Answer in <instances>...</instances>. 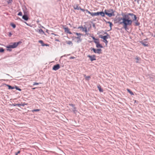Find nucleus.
I'll return each mask as SVG.
<instances>
[{
  "label": "nucleus",
  "instance_id": "nucleus-1",
  "mask_svg": "<svg viewBox=\"0 0 155 155\" xmlns=\"http://www.w3.org/2000/svg\"><path fill=\"white\" fill-rule=\"evenodd\" d=\"M137 18L136 15L132 13H127L125 18H124L123 21L121 23H123V28L125 31H127L129 29L128 27L132 25V22L134 20H136Z\"/></svg>",
  "mask_w": 155,
  "mask_h": 155
},
{
  "label": "nucleus",
  "instance_id": "nucleus-2",
  "mask_svg": "<svg viewBox=\"0 0 155 155\" xmlns=\"http://www.w3.org/2000/svg\"><path fill=\"white\" fill-rule=\"evenodd\" d=\"M104 12L105 15L109 17L115 15L114 12L115 11H114L112 9L110 8L109 9L105 10Z\"/></svg>",
  "mask_w": 155,
  "mask_h": 155
},
{
  "label": "nucleus",
  "instance_id": "nucleus-3",
  "mask_svg": "<svg viewBox=\"0 0 155 155\" xmlns=\"http://www.w3.org/2000/svg\"><path fill=\"white\" fill-rule=\"evenodd\" d=\"M21 43L22 42L21 41L13 43H12V45L7 46V48L8 49L14 48L17 47L18 45Z\"/></svg>",
  "mask_w": 155,
  "mask_h": 155
},
{
  "label": "nucleus",
  "instance_id": "nucleus-4",
  "mask_svg": "<svg viewBox=\"0 0 155 155\" xmlns=\"http://www.w3.org/2000/svg\"><path fill=\"white\" fill-rule=\"evenodd\" d=\"M121 15L123 16V18L119 17L117 18V22L119 24H122L123 23H121L122 22V20L123 21L124 18H125L127 15V14H125L124 13L122 12L121 14Z\"/></svg>",
  "mask_w": 155,
  "mask_h": 155
},
{
  "label": "nucleus",
  "instance_id": "nucleus-5",
  "mask_svg": "<svg viewBox=\"0 0 155 155\" xmlns=\"http://www.w3.org/2000/svg\"><path fill=\"white\" fill-rule=\"evenodd\" d=\"M91 51H93L95 53H97L98 54H100L102 53V50L101 49H96L94 48H90Z\"/></svg>",
  "mask_w": 155,
  "mask_h": 155
},
{
  "label": "nucleus",
  "instance_id": "nucleus-6",
  "mask_svg": "<svg viewBox=\"0 0 155 155\" xmlns=\"http://www.w3.org/2000/svg\"><path fill=\"white\" fill-rule=\"evenodd\" d=\"M99 37L103 39V42H104L107 45L108 42V41L107 40V38L106 36H104L102 35H99Z\"/></svg>",
  "mask_w": 155,
  "mask_h": 155
},
{
  "label": "nucleus",
  "instance_id": "nucleus-7",
  "mask_svg": "<svg viewBox=\"0 0 155 155\" xmlns=\"http://www.w3.org/2000/svg\"><path fill=\"white\" fill-rule=\"evenodd\" d=\"M87 57L90 58V60L91 61L96 60V59L95 58L96 57L95 55H87Z\"/></svg>",
  "mask_w": 155,
  "mask_h": 155
},
{
  "label": "nucleus",
  "instance_id": "nucleus-8",
  "mask_svg": "<svg viewBox=\"0 0 155 155\" xmlns=\"http://www.w3.org/2000/svg\"><path fill=\"white\" fill-rule=\"evenodd\" d=\"M60 66L59 64H58L53 66L52 69L54 71H57L60 68Z\"/></svg>",
  "mask_w": 155,
  "mask_h": 155
},
{
  "label": "nucleus",
  "instance_id": "nucleus-9",
  "mask_svg": "<svg viewBox=\"0 0 155 155\" xmlns=\"http://www.w3.org/2000/svg\"><path fill=\"white\" fill-rule=\"evenodd\" d=\"M74 39H77L76 42L77 43H79L81 42L82 41V39L81 38V36L75 37L74 38Z\"/></svg>",
  "mask_w": 155,
  "mask_h": 155
},
{
  "label": "nucleus",
  "instance_id": "nucleus-10",
  "mask_svg": "<svg viewBox=\"0 0 155 155\" xmlns=\"http://www.w3.org/2000/svg\"><path fill=\"white\" fill-rule=\"evenodd\" d=\"M64 28V30L65 32H66L68 33H69L70 34H72L71 32V31H69V29L68 27Z\"/></svg>",
  "mask_w": 155,
  "mask_h": 155
},
{
  "label": "nucleus",
  "instance_id": "nucleus-11",
  "mask_svg": "<svg viewBox=\"0 0 155 155\" xmlns=\"http://www.w3.org/2000/svg\"><path fill=\"white\" fill-rule=\"evenodd\" d=\"M22 18L26 21H27L29 19V18L27 15L25 14L22 16Z\"/></svg>",
  "mask_w": 155,
  "mask_h": 155
},
{
  "label": "nucleus",
  "instance_id": "nucleus-12",
  "mask_svg": "<svg viewBox=\"0 0 155 155\" xmlns=\"http://www.w3.org/2000/svg\"><path fill=\"white\" fill-rule=\"evenodd\" d=\"M140 43L144 46L147 47L148 46L147 42L146 41H142L140 42Z\"/></svg>",
  "mask_w": 155,
  "mask_h": 155
},
{
  "label": "nucleus",
  "instance_id": "nucleus-13",
  "mask_svg": "<svg viewBox=\"0 0 155 155\" xmlns=\"http://www.w3.org/2000/svg\"><path fill=\"white\" fill-rule=\"evenodd\" d=\"M75 10H79L80 9V7H79V5L78 4L76 5H74L73 6Z\"/></svg>",
  "mask_w": 155,
  "mask_h": 155
},
{
  "label": "nucleus",
  "instance_id": "nucleus-14",
  "mask_svg": "<svg viewBox=\"0 0 155 155\" xmlns=\"http://www.w3.org/2000/svg\"><path fill=\"white\" fill-rule=\"evenodd\" d=\"M134 21H135L134 26H138L140 25V23L138 21V20H137V19L136 20H134Z\"/></svg>",
  "mask_w": 155,
  "mask_h": 155
},
{
  "label": "nucleus",
  "instance_id": "nucleus-15",
  "mask_svg": "<svg viewBox=\"0 0 155 155\" xmlns=\"http://www.w3.org/2000/svg\"><path fill=\"white\" fill-rule=\"evenodd\" d=\"M96 47L97 48H103V47L100 44L99 42L98 43V44H96Z\"/></svg>",
  "mask_w": 155,
  "mask_h": 155
},
{
  "label": "nucleus",
  "instance_id": "nucleus-16",
  "mask_svg": "<svg viewBox=\"0 0 155 155\" xmlns=\"http://www.w3.org/2000/svg\"><path fill=\"white\" fill-rule=\"evenodd\" d=\"M105 12H99V15H100L102 17L105 16Z\"/></svg>",
  "mask_w": 155,
  "mask_h": 155
},
{
  "label": "nucleus",
  "instance_id": "nucleus-17",
  "mask_svg": "<svg viewBox=\"0 0 155 155\" xmlns=\"http://www.w3.org/2000/svg\"><path fill=\"white\" fill-rule=\"evenodd\" d=\"M97 87L100 92H103V90L101 88V86L100 85H98Z\"/></svg>",
  "mask_w": 155,
  "mask_h": 155
},
{
  "label": "nucleus",
  "instance_id": "nucleus-18",
  "mask_svg": "<svg viewBox=\"0 0 155 155\" xmlns=\"http://www.w3.org/2000/svg\"><path fill=\"white\" fill-rule=\"evenodd\" d=\"M5 85L8 87V88L9 89H13L15 88V87H12L8 84H5Z\"/></svg>",
  "mask_w": 155,
  "mask_h": 155
},
{
  "label": "nucleus",
  "instance_id": "nucleus-19",
  "mask_svg": "<svg viewBox=\"0 0 155 155\" xmlns=\"http://www.w3.org/2000/svg\"><path fill=\"white\" fill-rule=\"evenodd\" d=\"M38 32L39 33H40L42 35L43 34H45L44 32L43 31V30L42 29H39Z\"/></svg>",
  "mask_w": 155,
  "mask_h": 155
},
{
  "label": "nucleus",
  "instance_id": "nucleus-20",
  "mask_svg": "<svg viewBox=\"0 0 155 155\" xmlns=\"http://www.w3.org/2000/svg\"><path fill=\"white\" fill-rule=\"evenodd\" d=\"M127 91L131 95H134L133 93L129 89H127Z\"/></svg>",
  "mask_w": 155,
  "mask_h": 155
},
{
  "label": "nucleus",
  "instance_id": "nucleus-21",
  "mask_svg": "<svg viewBox=\"0 0 155 155\" xmlns=\"http://www.w3.org/2000/svg\"><path fill=\"white\" fill-rule=\"evenodd\" d=\"M107 23L109 24V26L110 28V29L111 30V27H112V26H113V24H112V23L110 21H109L107 22Z\"/></svg>",
  "mask_w": 155,
  "mask_h": 155
},
{
  "label": "nucleus",
  "instance_id": "nucleus-22",
  "mask_svg": "<svg viewBox=\"0 0 155 155\" xmlns=\"http://www.w3.org/2000/svg\"><path fill=\"white\" fill-rule=\"evenodd\" d=\"M66 43L68 45H71L72 46L73 45V43L71 41H66Z\"/></svg>",
  "mask_w": 155,
  "mask_h": 155
},
{
  "label": "nucleus",
  "instance_id": "nucleus-23",
  "mask_svg": "<svg viewBox=\"0 0 155 155\" xmlns=\"http://www.w3.org/2000/svg\"><path fill=\"white\" fill-rule=\"evenodd\" d=\"M135 58L137 60V61H136V63H139V61L140 60V58L139 57H137L136 58Z\"/></svg>",
  "mask_w": 155,
  "mask_h": 155
},
{
  "label": "nucleus",
  "instance_id": "nucleus-24",
  "mask_svg": "<svg viewBox=\"0 0 155 155\" xmlns=\"http://www.w3.org/2000/svg\"><path fill=\"white\" fill-rule=\"evenodd\" d=\"M12 105L14 106H18V107H20V106H21V104H16L15 103H14L12 104Z\"/></svg>",
  "mask_w": 155,
  "mask_h": 155
},
{
  "label": "nucleus",
  "instance_id": "nucleus-25",
  "mask_svg": "<svg viewBox=\"0 0 155 155\" xmlns=\"http://www.w3.org/2000/svg\"><path fill=\"white\" fill-rule=\"evenodd\" d=\"M94 42L96 44H98V43L99 42V39H96L94 41Z\"/></svg>",
  "mask_w": 155,
  "mask_h": 155
},
{
  "label": "nucleus",
  "instance_id": "nucleus-26",
  "mask_svg": "<svg viewBox=\"0 0 155 155\" xmlns=\"http://www.w3.org/2000/svg\"><path fill=\"white\" fill-rule=\"evenodd\" d=\"M86 28V27L84 28L82 26L79 27L78 28H81L82 29V31H84V30Z\"/></svg>",
  "mask_w": 155,
  "mask_h": 155
},
{
  "label": "nucleus",
  "instance_id": "nucleus-27",
  "mask_svg": "<svg viewBox=\"0 0 155 155\" xmlns=\"http://www.w3.org/2000/svg\"><path fill=\"white\" fill-rule=\"evenodd\" d=\"M10 25L14 28H15L16 27V25L13 23H11Z\"/></svg>",
  "mask_w": 155,
  "mask_h": 155
},
{
  "label": "nucleus",
  "instance_id": "nucleus-28",
  "mask_svg": "<svg viewBox=\"0 0 155 155\" xmlns=\"http://www.w3.org/2000/svg\"><path fill=\"white\" fill-rule=\"evenodd\" d=\"M84 76L85 77V78L87 80H89L90 78V76H86L85 75H84Z\"/></svg>",
  "mask_w": 155,
  "mask_h": 155
},
{
  "label": "nucleus",
  "instance_id": "nucleus-29",
  "mask_svg": "<svg viewBox=\"0 0 155 155\" xmlns=\"http://www.w3.org/2000/svg\"><path fill=\"white\" fill-rule=\"evenodd\" d=\"M7 3H8V4H11L12 2V0H6Z\"/></svg>",
  "mask_w": 155,
  "mask_h": 155
},
{
  "label": "nucleus",
  "instance_id": "nucleus-30",
  "mask_svg": "<svg viewBox=\"0 0 155 155\" xmlns=\"http://www.w3.org/2000/svg\"><path fill=\"white\" fill-rule=\"evenodd\" d=\"M105 34H106V35H104V36H106L107 38V39L110 38V35H109L107 32H105Z\"/></svg>",
  "mask_w": 155,
  "mask_h": 155
},
{
  "label": "nucleus",
  "instance_id": "nucleus-31",
  "mask_svg": "<svg viewBox=\"0 0 155 155\" xmlns=\"http://www.w3.org/2000/svg\"><path fill=\"white\" fill-rule=\"evenodd\" d=\"M15 88L16 90H18L19 91H21V89L19 88L17 86H15Z\"/></svg>",
  "mask_w": 155,
  "mask_h": 155
},
{
  "label": "nucleus",
  "instance_id": "nucleus-32",
  "mask_svg": "<svg viewBox=\"0 0 155 155\" xmlns=\"http://www.w3.org/2000/svg\"><path fill=\"white\" fill-rule=\"evenodd\" d=\"M4 51V49L1 47H0V52H3Z\"/></svg>",
  "mask_w": 155,
  "mask_h": 155
},
{
  "label": "nucleus",
  "instance_id": "nucleus-33",
  "mask_svg": "<svg viewBox=\"0 0 155 155\" xmlns=\"http://www.w3.org/2000/svg\"><path fill=\"white\" fill-rule=\"evenodd\" d=\"M73 111L74 113H75L77 110H76V108L75 107H73Z\"/></svg>",
  "mask_w": 155,
  "mask_h": 155
},
{
  "label": "nucleus",
  "instance_id": "nucleus-34",
  "mask_svg": "<svg viewBox=\"0 0 155 155\" xmlns=\"http://www.w3.org/2000/svg\"><path fill=\"white\" fill-rule=\"evenodd\" d=\"M38 42L41 44V45L42 46V44H45L44 43L43 41L42 40H41L39 41Z\"/></svg>",
  "mask_w": 155,
  "mask_h": 155
},
{
  "label": "nucleus",
  "instance_id": "nucleus-35",
  "mask_svg": "<svg viewBox=\"0 0 155 155\" xmlns=\"http://www.w3.org/2000/svg\"><path fill=\"white\" fill-rule=\"evenodd\" d=\"M40 110V109H34L33 110H32V111L33 112L34 111H39Z\"/></svg>",
  "mask_w": 155,
  "mask_h": 155
},
{
  "label": "nucleus",
  "instance_id": "nucleus-36",
  "mask_svg": "<svg viewBox=\"0 0 155 155\" xmlns=\"http://www.w3.org/2000/svg\"><path fill=\"white\" fill-rule=\"evenodd\" d=\"M94 16L99 15V12L94 13Z\"/></svg>",
  "mask_w": 155,
  "mask_h": 155
},
{
  "label": "nucleus",
  "instance_id": "nucleus-37",
  "mask_svg": "<svg viewBox=\"0 0 155 155\" xmlns=\"http://www.w3.org/2000/svg\"><path fill=\"white\" fill-rule=\"evenodd\" d=\"M22 12H20L18 13V15L19 16H22Z\"/></svg>",
  "mask_w": 155,
  "mask_h": 155
},
{
  "label": "nucleus",
  "instance_id": "nucleus-38",
  "mask_svg": "<svg viewBox=\"0 0 155 155\" xmlns=\"http://www.w3.org/2000/svg\"><path fill=\"white\" fill-rule=\"evenodd\" d=\"M39 84H41V83H37V82H34V83L33 84V85H38Z\"/></svg>",
  "mask_w": 155,
  "mask_h": 155
},
{
  "label": "nucleus",
  "instance_id": "nucleus-39",
  "mask_svg": "<svg viewBox=\"0 0 155 155\" xmlns=\"http://www.w3.org/2000/svg\"><path fill=\"white\" fill-rule=\"evenodd\" d=\"M90 14L92 16H94V13L90 12Z\"/></svg>",
  "mask_w": 155,
  "mask_h": 155
},
{
  "label": "nucleus",
  "instance_id": "nucleus-40",
  "mask_svg": "<svg viewBox=\"0 0 155 155\" xmlns=\"http://www.w3.org/2000/svg\"><path fill=\"white\" fill-rule=\"evenodd\" d=\"M75 34L77 35H81L82 34H81L80 33H78L77 32H75Z\"/></svg>",
  "mask_w": 155,
  "mask_h": 155
},
{
  "label": "nucleus",
  "instance_id": "nucleus-41",
  "mask_svg": "<svg viewBox=\"0 0 155 155\" xmlns=\"http://www.w3.org/2000/svg\"><path fill=\"white\" fill-rule=\"evenodd\" d=\"M85 12H87L88 14H90V12L87 9L85 10Z\"/></svg>",
  "mask_w": 155,
  "mask_h": 155
},
{
  "label": "nucleus",
  "instance_id": "nucleus-42",
  "mask_svg": "<svg viewBox=\"0 0 155 155\" xmlns=\"http://www.w3.org/2000/svg\"><path fill=\"white\" fill-rule=\"evenodd\" d=\"M49 46V45H48V44H42V46Z\"/></svg>",
  "mask_w": 155,
  "mask_h": 155
},
{
  "label": "nucleus",
  "instance_id": "nucleus-43",
  "mask_svg": "<svg viewBox=\"0 0 155 155\" xmlns=\"http://www.w3.org/2000/svg\"><path fill=\"white\" fill-rule=\"evenodd\" d=\"M80 10L82 12H85V10L84 9L81 8V7H80Z\"/></svg>",
  "mask_w": 155,
  "mask_h": 155
},
{
  "label": "nucleus",
  "instance_id": "nucleus-44",
  "mask_svg": "<svg viewBox=\"0 0 155 155\" xmlns=\"http://www.w3.org/2000/svg\"><path fill=\"white\" fill-rule=\"evenodd\" d=\"M20 151H18L17 153H15V155H18V154L20 153Z\"/></svg>",
  "mask_w": 155,
  "mask_h": 155
},
{
  "label": "nucleus",
  "instance_id": "nucleus-45",
  "mask_svg": "<svg viewBox=\"0 0 155 155\" xmlns=\"http://www.w3.org/2000/svg\"><path fill=\"white\" fill-rule=\"evenodd\" d=\"M74 58H75V57H74L73 56L69 58L70 59H74Z\"/></svg>",
  "mask_w": 155,
  "mask_h": 155
},
{
  "label": "nucleus",
  "instance_id": "nucleus-46",
  "mask_svg": "<svg viewBox=\"0 0 155 155\" xmlns=\"http://www.w3.org/2000/svg\"><path fill=\"white\" fill-rule=\"evenodd\" d=\"M12 33L11 32H10L9 33V35H8V36H9V37H10L12 36Z\"/></svg>",
  "mask_w": 155,
  "mask_h": 155
},
{
  "label": "nucleus",
  "instance_id": "nucleus-47",
  "mask_svg": "<svg viewBox=\"0 0 155 155\" xmlns=\"http://www.w3.org/2000/svg\"><path fill=\"white\" fill-rule=\"evenodd\" d=\"M70 105L72 107H74V105L73 104H70Z\"/></svg>",
  "mask_w": 155,
  "mask_h": 155
},
{
  "label": "nucleus",
  "instance_id": "nucleus-48",
  "mask_svg": "<svg viewBox=\"0 0 155 155\" xmlns=\"http://www.w3.org/2000/svg\"><path fill=\"white\" fill-rule=\"evenodd\" d=\"M92 26L94 28H95V25L94 24H93Z\"/></svg>",
  "mask_w": 155,
  "mask_h": 155
},
{
  "label": "nucleus",
  "instance_id": "nucleus-49",
  "mask_svg": "<svg viewBox=\"0 0 155 155\" xmlns=\"http://www.w3.org/2000/svg\"><path fill=\"white\" fill-rule=\"evenodd\" d=\"M25 103H24V104H21V106L24 107L25 105Z\"/></svg>",
  "mask_w": 155,
  "mask_h": 155
},
{
  "label": "nucleus",
  "instance_id": "nucleus-50",
  "mask_svg": "<svg viewBox=\"0 0 155 155\" xmlns=\"http://www.w3.org/2000/svg\"><path fill=\"white\" fill-rule=\"evenodd\" d=\"M84 31H85L86 33L87 32V28L84 30Z\"/></svg>",
  "mask_w": 155,
  "mask_h": 155
},
{
  "label": "nucleus",
  "instance_id": "nucleus-51",
  "mask_svg": "<svg viewBox=\"0 0 155 155\" xmlns=\"http://www.w3.org/2000/svg\"><path fill=\"white\" fill-rule=\"evenodd\" d=\"M92 38L94 40V41L96 39V38H95V37L93 36L92 37Z\"/></svg>",
  "mask_w": 155,
  "mask_h": 155
},
{
  "label": "nucleus",
  "instance_id": "nucleus-52",
  "mask_svg": "<svg viewBox=\"0 0 155 155\" xmlns=\"http://www.w3.org/2000/svg\"><path fill=\"white\" fill-rule=\"evenodd\" d=\"M24 23H25L27 25L29 26V25L26 22H25Z\"/></svg>",
  "mask_w": 155,
  "mask_h": 155
},
{
  "label": "nucleus",
  "instance_id": "nucleus-53",
  "mask_svg": "<svg viewBox=\"0 0 155 155\" xmlns=\"http://www.w3.org/2000/svg\"><path fill=\"white\" fill-rule=\"evenodd\" d=\"M48 31H49V30H47H47H46V32L47 33H48Z\"/></svg>",
  "mask_w": 155,
  "mask_h": 155
},
{
  "label": "nucleus",
  "instance_id": "nucleus-54",
  "mask_svg": "<svg viewBox=\"0 0 155 155\" xmlns=\"http://www.w3.org/2000/svg\"><path fill=\"white\" fill-rule=\"evenodd\" d=\"M140 0H138L137 1V3H138V4H139V1H140Z\"/></svg>",
  "mask_w": 155,
  "mask_h": 155
},
{
  "label": "nucleus",
  "instance_id": "nucleus-55",
  "mask_svg": "<svg viewBox=\"0 0 155 155\" xmlns=\"http://www.w3.org/2000/svg\"><path fill=\"white\" fill-rule=\"evenodd\" d=\"M36 88V87L32 88V89H33V90H34V89H35Z\"/></svg>",
  "mask_w": 155,
  "mask_h": 155
},
{
  "label": "nucleus",
  "instance_id": "nucleus-56",
  "mask_svg": "<svg viewBox=\"0 0 155 155\" xmlns=\"http://www.w3.org/2000/svg\"><path fill=\"white\" fill-rule=\"evenodd\" d=\"M51 34H52V35H54L55 36L57 35H56V34H54V33H51Z\"/></svg>",
  "mask_w": 155,
  "mask_h": 155
},
{
  "label": "nucleus",
  "instance_id": "nucleus-57",
  "mask_svg": "<svg viewBox=\"0 0 155 155\" xmlns=\"http://www.w3.org/2000/svg\"><path fill=\"white\" fill-rule=\"evenodd\" d=\"M104 32V31H101V33H103Z\"/></svg>",
  "mask_w": 155,
  "mask_h": 155
},
{
  "label": "nucleus",
  "instance_id": "nucleus-58",
  "mask_svg": "<svg viewBox=\"0 0 155 155\" xmlns=\"http://www.w3.org/2000/svg\"><path fill=\"white\" fill-rule=\"evenodd\" d=\"M56 41H59V40L58 39H56Z\"/></svg>",
  "mask_w": 155,
  "mask_h": 155
},
{
  "label": "nucleus",
  "instance_id": "nucleus-59",
  "mask_svg": "<svg viewBox=\"0 0 155 155\" xmlns=\"http://www.w3.org/2000/svg\"><path fill=\"white\" fill-rule=\"evenodd\" d=\"M6 75H8V76H10V75L9 74H6Z\"/></svg>",
  "mask_w": 155,
  "mask_h": 155
},
{
  "label": "nucleus",
  "instance_id": "nucleus-60",
  "mask_svg": "<svg viewBox=\"0 0 155 155\" xmlns=\"http://www.w3.org/2000/svg\"><path fill=\"white\" fill-rule=\"evenodd\" d=\"M41 28H45L43 26H41Z\"/></svg>",
  "mask_w": 155,
  "mask_h": 155
},
{
  "label": "nucleus",
  "instance_id": "nucleus-61",
  "mask_svg": "<svg viewBox=\"0 0 155 155\" xmlns=\"http://www.w3.org/2000/svg\"><path fill=\"white\" fill-rule=\"evenodd\" d=\"M8 50L10 51H11V50H10V49H8Z\"/></svg>",
  "mask_w": 155,
  "mask_h": 155
},
{
  "label": "nucleus",
  "instance_id": "nucleus-62",
  "mask_svg": "<svg viewBox=\"0 0 155 155\" xmlns=\"http://www.w3.org/2000/svg\"><path fill=\"white\" fill-rule=\"evenodd\" d=\"M153 37H155V35L153 36Z\"/></svg>",
  "mask_w": 155,
  "mask_h": 155
},
{
  "label": "nucleus",
  "instance_id": "nucleus-63",
  "mask_svg": "<svg viewBox=\"0 0 155 155\" xmlns=\"http://www.w3.org/2000/svg\"><path fill=\"white\" fill-rule=\"evenodd\" d=\"M103 34H105L106 35V34H105V32Z\"/></svg>",
  "mask_w": 155,
  "mask_h": 155
},
{
  "label": "nucleus",
  "instance_id": "nucleus-64",
  "mask_svg": "<svg viewBox=\"0 0 155 155\" xmlns=\"http://www.w3.org/2000/svg\"><path fill=\"white\" fill-rule=\"evenodd\" d=\"M61 0H58L59 1H61Z\"/></svg>",
  "mask_w": 155,
  "mask_h": 155
}]
</instances>
